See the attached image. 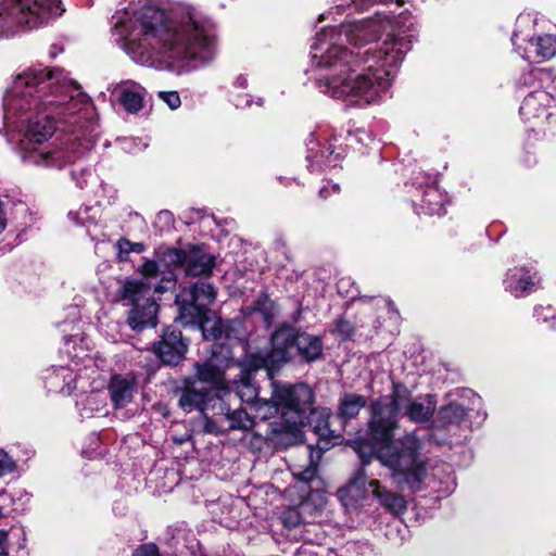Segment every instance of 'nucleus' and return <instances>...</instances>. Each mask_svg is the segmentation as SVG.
I'll return each instance as SVG.
<instances>
[{
  "label": "nucleus",
  "mask_w": 556,
  "mask_h": 556,
  "mask_svg": "<svg viewBox=\"0 0 556 556\" xmlns=\"http://www.w3.org/2000/svg\"><path fill=\"white\" fill-rule=\"evenodd\" d=\"M77 186H78L79 188H83V184H81L80 181H77Z\"/></svg>",
  "instance_id": "51"
},
{
  "label": "nucleus",
  "mask_w": 556,
  "mask_h": 556,
  "mask_svg": "<svg viewBox=\"0 0 556 556\" xmlns=\"http://www.w3.org/2000/svg\"><path fill=\"white\" fill-rule=\"evenodd\" d=\"M271 307L273 303L267 298L258 299L256 301V309L262 312L265 315L266 319L269 317L268 311L271 309Z\"/></svg>",
  "instance_id": "42"
},
{
  "label": "nucleus",
  "mask_w": 556,
  "mask_h": 556,
  "mask_svg": "<svg viewBox=\"0 0 556 556\" xmlns=\"http://www.w3.org/2000/svg\"><path fill=\"white\" fill-rule=\"evenodd\" d=\"M4 125L24 131L29 141L48 140L56 129L76 134L62 147H45L27 151L23 162L47 168H62L80 159L89 149L80 141L93 130V110L87 94L62 70L31 67L15 76L3 97Z\"/></svg>",
  "instance_id": "1"
},
{
  "label": "nucleus",
  "mask_w": 556,
  "mask_h": 556,
  "mask_svg": "<svg viewBox=\"0 0 556 556\" xmlns=\"http://www.w3.org/2000/svg\"><path fill=\"white\" fill-rule=\"evenodd\" d=\"M295 348L302 359L314 362L323 354V341L319 337L296 331Z\"/></svg>",
  "instance_id": "24"
},
{
  "label": "nucleus",
  "mask_w": 556,
  "mask_h": 556,
  "mask_svg": "<svg viewBox=\"0 0 556 556\" xmlns=\"http://www.w3.org/2000/svg\"><path fill=\"white\" fill-rule=\"evenodd\" d=\"M216 291L211 283L199 281L192 286L187 294L176 296L179 307L177 319L185 326L201 320L211 314L208 306L214 303Z\"/></svg>",
  "instance_id": "11"
},
{
  "label": "nucleus",
  "mask_w": 556,
  "mask_h": 556,
  "mask_svg": "<svg viewBox=\"0 0 556 556\" xmlns=\"http://www.w3.org/2000/svg\"><path fill=\"white\" fill-rule=\"evenodd\" d=\"M137 389V380L134 375H115L112 377L109 391L111 400L116 408L126 406L132 401Z\"/></svg>",
  "instance_id": "19"
},
{
  "label": "nucleus",
  "mask_w": 556,
  "mask_h": 556,
  "mask_svg": "<svg viewBox=\"0 0 556 556\" xmlns=\"http://www.w3.org/2000/svg\"><path fill=\"white\" fill-rule=\"evenodd\" d=\"M116 248L118 250V258L121 261H125L130 252H132V242L126 238H121L116 242Z\"/></svg>",
  "instance_id": "38"
},
{
  "label": "nucleus",
  "mask_w": 556,
  "mask_h": 556,
  "mask_svg": "<svg viewBox=\"0 0 556 556\" xmlns=\"http://www.w3.org/2000/svg\"><path fill=\"white\" fill-rule=\"evenodd\" d=\"M282 521L289 528L298 527L301 523L307 522V516H303L299 506L288 508L282 514Z\"/></svg>",
  "instance_id": "33"
},
{
  "label": "nucleus",
  "mask_w": 556,
  "mask_h": 556,
  "mask_svg": "<svg viewBox=\"0 0 556 556\" xmlns=\"http://www.w3.org/2000/svg\"><path fill=\"white\" fill-rule=\"evenodd\" d=\"M328 192H329L328 187H327V186L323 187V188L319 190V195H320V198H323V199H327V197H328Z\"/></svg>",
  "instance_id": "46"
},
{
  "label": "nucleus",
  "mask_w": 556,
  "mask_h": 556,
  "mask_svg": "<svg viewBox=\"0 0 556 556\" xmlns=\"http://www.w3.org/2000/svg\"><path fill=\"white\" fill-rule=\"evenodd\" d=\"M215 405H218L216 410L212 414L213 419L217 420L219 430L223 431L222 421L225 419L229 422L228 429L231 430H249L254 427V419L243 409L231 410L227 405L226 400L215 399Z\"/></svg>",
  "instance_id": "17"
},
{
  "label": "nucleus",
  "mask_w": 556,
  "mask_h": 556,
  "mask_svg": "<svg viewBox=\"0 0 556 556\" xmlns=\"http://www.w3.org/2000/svg\"><path fill=\"white\" fill-rule=\"evenodd\" d=\"M306 159L309 162V168L312 170L326 162L330 163L329 156L333 154V150H330V147L320 148L319 142L317 141V139L314 138V136H311L309 140L306 143Z\"/></svg>",
  "instance_id": "28"
},
{
  "label": "nucleus",
  "mask_w": 556,
  "mask_h": 556,
  "mask_svg": "<svg viewBox=\"0 0 556 556\" xmlns=\"http://www.w3.org/2000/svg\"><path fill=\"white\" fill-rule=\"evenodd\" d=\"M232 101L237 108H247L251 105V96L239 94Z\"/></svg>",
  "instance_id": "43"
},
{
  "label": "nucleus",
  "mask_w": 556,
  "mask_h": 556,
  "mask_svg": "<svg viewBox=\"0 0 556 556\" xmlns=\"http://www.w3.org/2000/svg\"><path fill=\"white\" fill-rule=\"evenodd\" d=\"M116 42L142 65L157 61L210 62L216 49L214 23L184 3L167 14L156 5L116 11L111 20Z\"/></svg>",
  "instance_id": "3"
},
{
  "label": "nucleus",
  "mask_w": 556,
  "mask_h": 556,
  "mask_svg": "<svg viewBox=\"0 0 556 556\" xmlns=\"http://www.w3.org/2000/svg\"><path fill=\"white\" fill-rule=\"evenodd\" d=\"M187 349L188 344L181 332L174 328H167L153 346L154 353L168 365H177L184 358Z\"/></svg>",
  "instance_id": "15"
},
{
  "label": "nucleus",
  "mask_w": 556,
  "mask_h": 556,
  "mask_svg": "<svg viewBox=\"0 0 556 556\" xmlns=\"http://www.w3.org/2000/svg\"><path fill=\"white\" fill-rule=\"evenodd\" d=\"M466 416V409L458 403H450L438 412V421L442 426L458 425Z\"/></svg>",
  "instance_id": "29"
},
{
  "label": "nucleus",
  "mask_w": 556,
  "mask_h": 556,
  "mask_svg": "<svg viewBox=\"0 0 556 556\" xmlns=\"http://www.w3.org/2000/svg\"><path fill=\"white\" fill-rule=\"evenodd\" d=\"M235 395L242 403L252 404L258 400L257 389L253 384L250 372H242L239 380H235L231 387L225 389L223 397H230Z\"/></svg>",
  "instance_id": "22"
},
{
  "label": "nucleus",
  "mask_w": 556,
  "mask_h": 556,
  "mask_svg": "<svg viewBox=\"0 0 556 556\" xmlns=\"http://www.w3.org/2000/svg\"><path fill=\"white\" fill-rule=\"evenodd\" d=\"M13 498L4 490L0 491V519L9 516L12 510Z\"/></svg>",
  "instance_id": "36"
},
{
  "label": "nucleus",
  "mask_w": 556,
  "mask_h": 556,
  "mask_svg": "<svg viewBox=\"0 0 556 556\" xmlns=\"http://www.w3.org/2000/svg\"><path fill=\"white\" fill-rule=\"evenodd\" d=\"M210 315L211 314H206L201 320L189 324L188 326H197L205 340L215 341L222 336V327L220 323L216 319H212Z\"/></svg>",
  "instance_id": "30"
},
{
  "label": "nucleus",
  "mask_w": 556,
  "mask_h": 556,
  "mask_svg": "<svg viewBox=\"0 0 556 556\" xmlns=\"http://www.w3.org/2000/svg\"><path fill=\"white\" fill-rule=\"evenodd\" d=\"M139 271L142 275L141 279L127 280L122 288L123 300L132 305L127 321L136 331L156 326L159 305L152 298V287L153 293H163L175 285L174 274L164 271L161 275L154 261H144Z\"/></svg>",
  "instance_id": "5"
},
{
  "label": "nucleus",
  "mask_w": 556,
  "mask_h": 556,
  "mask_svg": "<svg viewBox=\"0 0 556 556\" xmlns=\"http://www.w3.org/2000/svg\"><path fill=\"white\" fill-rule=\"evenodd\" d=\"M72 177L74 180H76L75 170H72Z\"/></svg>",
  "instance_id": "50"
},
{
  "label": "nucleus",
  "mask_w": 556,
  "mask_h": 556,
  "mask_svg": "<svg viewBox=\"0 0 556 556\" xmlns=\"http://www.w3.org/2000/svg\"><path fill=\"white\" fill-rule=\"evenodd\" d=\"M159 97L172 110L179 108L181 104L180 97L177 91H160Z\"/></svg>",
  "instance_id": "35"
},
{
  "label": "nucleus",
  "mask_w": 556,
  "mask_h": 556,
  "mask_svg": "<svg viewBox=\"0 0 556 556\" xmlns=\"http://www.w3.org/2000/svg\"><path fill=\"white\" fill-rule=\"evenodd\" d=\"M534 27V20L530 14H520L516 21V29L513 34V45L527 60H548L556 54V37L543 35L536 38L530 36Z\"/></svg>",
  "instance_id": "9"
},
{
  "label": "nucleus",
  "mask_w": 556,
  "mask_h": 556,
  "mask_svg": "<svg viewBox=\"0 0 556 556\" xmlns=\"http://www.w3.org/2000/svg\"><path fill=\"white\" fill-rule=\"evenodd\" d=\"M435 406L433 395H421L408 402L405 414L414 422H425L433 415Z\"/></svg>",
  "instance_id": "23"
},
{
  "label": "nucleus",
  "mask_w": 556,
  "mask_h": 556,
  "mask_svg": "<svg viewBox=\"0 0 556 556\" xmlns=\"http://www.w3.org/2000/svg\"><path fill=\"white\" fill-rule=\"evenodd\" d=\"M236 84L241 87V88H245L247 86V78L244 77H239L236 81Z\"/></svg>",
  "instance_id": "47"
},
{
  "label": "nucleus",
  "mask_w": 556,
  "mask_h": 556,
  "mask_svg": "<svg viewBox=\"0 0 556 556\" xmlns=\"http://www.w3.org/2000/svg\"><path fill=\"white\" fill-rule=\"evenodd\" d=\"M84 369L77 368L78 364L75 362V367H59L48 377L49 387L62 394L70 395L76 389V382L83 378V371H86L90 365L93 364L92 358L87 357L84 359Z\"/></svg>",
  "instance_id": "16"
},
{
  "label": "nucleus",
  "mask_w": 556,
  "mask_h": 556,
  "mask_svg": "<svg viewBox=\"0 0 556 556\" xmlns=\"http://www.w3.org/2000/svg\"><path fill=\"white\" fill-rule=\"evenodd\" d=\"M445 198L435 185L428 186L422 193L420 208L428 215H443Z\"/></svg>",
  "instance_id": "26"
},
{
  "label": "nucleus",
  "mask_w": 556,
  "mask_h": 556,
  "mask_svg": "<svg viewBox=\"0 0 556 556\" xmlns=\"http://www.w3.org/2000/svg\"><path fill=\"white\" fill-rule=\"evenodd\" d=\"M307 498L314 506V510L320 511L326 506V503H327L325 493L323 491H318V490L312 491L308 494Z\"/></svg>",
  "instance_id": "37"
},
{
  "label": "nucleus",
  "mask_w": 556,
  "mask_h": 556,
  "mask_svg": "<svg viewBox=\"0 0 556 556\" xmlns=\"http://www.w3.org/2000/svg\"><path fill=\"white\" fill-rule=\"evenodd\" d=\"M63 12L60 0H0V28L8 35L15 27L35 28Z\"/></svg>",
  "instance_id": "7"
},
{
  "label": "nucleus",
  "mask_w": 556,
  "mask_h": 556,
  "mask_svg": "<svg viewBox=\"0 0 556 556\" xmlns=\"http://www.w3.org/2000/svg\"><path fill=\"white\" fill-rule=\"evenodd\" d=\"M552 100L549 93L544 90L531 92L523 99L519 112L525 118L530 119L539 115L538 106H548Z\"/></svg>",
  "instance_id": "27"
},
{
  "label": "nucleus",
  "mask_w": 556,
  "mask_h": 556,
  "mask_svg": "<svg viewBox=\"0 0 556 556\" xmlns=\"http://www.w3.org/2000/svg\"><path fill=\"white\" fill-rule=\"evenodd\" d=\"M292 475L295 479L308 483L311 482L317 471V465L312 460L311 454L308 455V464L305 467H302L300 465H293L291 467Z\"/></svg>",
  "instance_id": "32"
},
{
  "label": "nucleus",
  "mask_w": 556,
  "mask_h": 556,
  "mask_svg": "<svg viewBox=\"0 0 556 556\" xmlns=\"http://www.w3.org/2000/svg\"><path fill=\"white\" fill-rule=\"evenodd\" d=\"M367 489L371 490L380 505L392 515L401 516L406 511L405 498L382 486L378 480L369 479L363 468L355 472L345 490L341 491V494L345 493L346 496L358 500L364 496L363 493Z\"/></svg>",
  "instance_id": "10"
},
{
  "label": "nucleus",
  "mask_w": 556,
  "mask_h": 556,
  "mask_svg": "<svg viewBox=\"0 0 556 556\" xmlns=\"http://www.w3.org/2000/svg\"><path fill=\"white\" fill-rule=\"evenodd\" d=\"M197 375L198 380L195 382H199L201 386L207 384L205 386L206 389L223 395L226 389L224 387V375L222 369L213 364V359L203 364H197Z\"/></svg>",
  "instance_id": "21"
},
{
  "label": "nucleus",
  "mask_w": 556,
  "mask_h": 556,
  "mask_svg": "<svg viewBox=\"0 0 556 556\" xmlns=\"http://www.w3.org/2000/svg\"><path fill=\"white\" fill-rule=\"evenodd\" d=\"M296 330L292 327L285 326L277 329L270 338L271 349L269 352L258 356V367L267 369L268 375L281 365L289 362L295 348Z\"/></svg>",
  "instance_id": "14"
},
{
  "label": "nucleus",
  "mask_w": 556,
  "mask_h": 556,
  "mask_svg": "<svg viewBox=\"0 0 556 556\" xmlns=\"http://www.w3.org/2000/svg\"><path fill=\"white\" fill-rule=\"evenodd\" d=\"M112 91L118 94L121 104L128 113L135 114L143 108L146 89L138 83L123 80L114 85Z\"/></svg>",
  "instance_id": "18"
},
{
  "label": "nucleus",
  "mask_w": 556,
  "mask_h": 556,
  "mask_svg": "<svg viewBox=\"0 0 556 556\" xmlns=\"http://www.w3.org/2000/svg\"><path fill=\"white\" fill-rule=\"evenodd\" d=\"M331 190H332L333 192H338V190H339V186H338V185H332V186H331Z\"/></svg>",
  "instance_id": "49"
},
{
  "label": "nucleus",
  "mask_w": 556,
  "mask_h": 556,
  "mask_svg": "<svg viewBox=\"0 0 556 556\" xmlns=\"http://www.w3.org/2000/svg\"><path fill=\"white\" fill-rule=\"evenodd\" d=\"M293 386H278L274 384V391L270 400H257L254 403L256 416L263 420L276 418L279 415V421L275 420L267 425L264 434H261L265 440L273 441L277 444H289L288 434V416L287 410L295 409V405L289 400H281L277 394L281 390H292Z\"/></svg>",
  "instance_id": "8"
},
{
  "label": "nucleus",
  "mask_w": 556,
  "mask_h": 556,
  "mask_svg": "<svg viewBox=\"0 0 556 556\" xmlns=\"http://www.w3.org/2000/svg\"><path fill=\"white\" fill-rule=\"evenodd\" d=\"M144 250L143 243L132 242V252L141 253Z\"/></svg>",
  "instance_id": "45"
},
{
  "label": "nucleus",
  "mask_w": 556,
  "mask_h": 556,
  "mask_svg": "<svg viewBox=\"0 0 556 556\" xmlns=\"http://www.w3.org/2000/svg\"><path fill=\"white\" fill-rule=\"evenodd\" d=\"M505 288L514 296L520 298L528 294L534 287L530 270L525 267L509 269L504 280Z\"/></svg>",
  "instance_id": "20"
},
{
  "label": "nucleus",
  "mask_w": 556,
  "mask_h": 556,
  "mask_svg": "<svg viewBox=\"0 0 556 556\" xmlns=\"http://www.w3.org/2000/svg\"><path fill=\"white\" fill-rule=\"evenodd\" d=\"M215 399H222V395L213 390L206 389L199 382H191L186 386L179 399V406L187 413L199 409L204 417V430L206 432H217L219 427L217 420L213 419L212 414L218 405H215Z\"/></svg>",
  "instance_id": "12"
},
{
  "label": "nucleus",
  "mask_w": 556,
  "mask_h": 556,
  "mask_svg": "<svg viewBox=\"0 0 556 556\" xmlns=\"http://www.w3.org/2000/svg\"><path fill=\"white\" fill-rule=\"evenodd\" d=\"M257 105H260V106L262 105V100L261 99H258Z\"/></svg>",
  "instance_id": "53"
},
{
  "label": "nucleus",
  "mask_w": 556,
  "mask_h": 556,
  "mask_svg": "<svg viewBox=\"0 0 556 556\" xmlns=\"http://www.w3.org/2000/svg\"><path fill=\"white\" fill-rule=\"evenodd\" d=\"M167 264L181 267L188 276L208 275L214 265L215 258L200 247L188 249H168L164 253Z\"/></svg>",
  "instance_id": "13"
},
{
  "label": "nucleus",
  "mask_w": 556,
  "mask_h": 556,
  "mask_svg": "<svg viewBox=\"0 0 556 556\" xmlns=\"http://www.w3.org/2000/svg\"><path fill=\"white\" fill-rule=\"evenodd\" d=\"M169 216H170L169 212H161L160 213V217H169Z\"/></svg>",
  "instance_id": "48"
},
{
  "label": "nucleus",
  "mask_w": 556,
  "mask_h": 556,
  "mask_svg": "<svg viewBox=\"0 0 556 556\" xmlns=\"http://www.w3.org/2000/svg\"><path fill=\"white\" fill-rule=\"evenodd\" d=\"M278 399L289 400L295 405V409L287 410L289 434L288 439H299V428L307 426L320 441H325L321 450L328 448V444L333 440L336 443L341 439L340 432L331 429L328 408L313 407V391L304 383L293 386L292 390H281L277 394ZM291 443V441H289Z\"/></svg>",
  "instance_id": "6"
},
{
  "label": "nucleus",
  "mask_w": 556,
  "mask_h": 556,
  "mask_svg": "<svg viewBox=\"0 0 556 556\" xmlns=\"http://www.w3.org/2000/svg\"><path fill=\"white\" fill-rule=\"evenodd\" d=\"M390 27L389 20H367L341 25L338 34L326 29L312 45L316 85L320 92L351 105L377 102L410 49V39L388 34L381 45L361 51Z\"/></svg>",
  "instance_id": "2"
},
{
  "label": "nucleus",
  "mask_w": 556,
  "mask_h": 556,
  "mask_svg": "<svg viewBox=\"0 0 556 556\" xmlns=\"http://www.w3.org/2000/svg\"><path fill=\"white\" fill-rule=\"evenodd\" d=\"M404 400L405 396L396 389L392 394L371 403L366 438L355 442V451L364 465L375 456L391 470L392 478L399 485H406L416 492L421 489L427 475L426 464L419 456L421 442L414 433L393 440Z\"/></svg>",
  "instance_id": "4"
},
{
  "label": "nucleus",
  "mask_w": 556,
  "mask_h": 556,
  "mask_svg": "<svg viewBox=\"0 0 556 556\" xmlns=\"http://www.w3.org/2000/svg\"><path fill=\"white\" fill-rule=\"evenodd\" d=\"M8 555V533L4 530H0V556Z\"/></svg>",
  "instance_id": "44"
},
{
  "label": "nucleus",
  "mask_w": 556,
  "mask_h": 556,
  "mask_svg": "<svg viewBox=\"0 0 556 556\" xmlns=\"http://www.w3.org/2000/svg\"><path fill=\"white\" fill-rule=\"evenodd\" d=\"M336 331L340 336H342V338L348 339L353 334L354 328H353V325L349 320L339 319L336 323Z\"/></svg>",
  "instance_id": "39"
},
{
  "label": "nucleus",
  "mask_w": 556,
  "mask_h": 556,
  "mask_svg": "<svg viewBox=\"0 0 556 556\" xmlns=\"http://www.w3.org/2000/svg\"><path fill=\"white\" fill-rule=\"evenodd\" d=\"M132 556H160L159 548L154 544H144L138 547Z\"/></svg>",
  "instance_id": "40"
},
{
  "label": "nucleus",
  "mask_w": 556,
  "mask_h": 556,
  "mask_svg": "<svg viewBox=\"0 0 556 556\" xmlns=\"http://www.w3.org/2000/svg\"><path fill=\"white\" fill-rule=\"evenodd\" d=\"M68 217L78 225H96L99 210L92 206H81L78 211L68 213Z\"/></svg>",
  "instance_id": "31"
},
{
  "label": "nucleus",
  "mask_w": 556,
  "mask_h": 556,
  "mask_svg": "<svg viewBox=\"0 0 556 556\" xmlns=\"http://www.w3.org/2000/svg\"><path fill=\"white\" fill-rule=\"evenodd\" d=\"M16 460L4 450L0 448V479L15 472Z\"/></svg>",
  "instance_id": "34"
},
{
  "label": "nucleus",
  "mask_w": 556,
  "mask_h": 556,
  "mask_svg": "<svg viewBox=\"0 0 556 556\" xmlns=\"http://www.w3.org/2000/svg\"><path fill=\"white\" fill-rule=\"evenodd\" d=\"M300 510L302 511L303 516H307V522H311V520L314 518L316 513L318 510H314V506L309 502V500L306 497L303 500L299 505Z\"/></svg>",
  "instance_id": "41"
},
{
  "label": "nucleus",
  "mask_w": 556,
  "mask_h": 556,
  "mask_svg": "<svg viewBox=\"0 0 556 556\" xmlns=\"http://www.w3.org/2000/svg\"><path fill=\"white\" fill-rule=\"evenodd\" d=\"M343 282H344L343 280H341V281H340V283H339V289H341V288H342Z\"/></svg>",
  "instance_id": "52"
},
{
  "label": "nucleus",
  "mask_w": 556,
  "mask_h": 556,
  "mask_svg": "<svg viewBox=\"0 0 556 556\" xmlns=\"http://www.w3.org/2000/svg\"><path fill=\"white\" fill-rule=\"evenodd\" d=\"M366 397L355 393H346L341 396L338 407V417L343 424L355 418L366 406Z\"/></svg>",
  "instance_id": "25"
}]
</instances>
